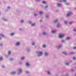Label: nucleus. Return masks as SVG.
I'll return each instance as SVG.
<instances>
[{
	"label": "nucleus",
	"mask_w": 76,
	"mask_h": 76,
	"mask_svg": "<svg viewBox=\"0 0 76 76\" xmlns=\"http://www.w3.org/2000/svg\"><path fill=\"white\" fill-rule=\"evenodd\" d=\"M37 53H38L37 55V57H41V56L42 55V54H43L42 51H37Z\"/></svg>",
	"instance_id": "obj_1"
},
{
	"label": "nucleus",
	"mask_w": 76,
	"mask_h": 76,
	"mask_svg": "<svg viewBox=\"0 0 76 76\" xmlns=\"http://www.w3.org/2000/svg\"><path fill=\"white\" fill-rule=\"evenodd\" d=\"M22 72V69L20 68L19 69L18 71V75H20Z\"/></svg>",
	"instance_id": "obj_2"
},
{
	"label": "nucleus",
	"mask_w": 76,
	"mask_h": 76,
	"mask_svg": "<svg viewBox=\"0 0 76 76\" xmlns=\"http://www.w3.org/2000/svg\"><path fill=\"white\" fill-rule=\"evenodd\" d=\"M72 14H73V13H72V12H69L67 13L66 15L67 17H68V16H70V15H72Z\"/></svg>",
	"instance_id": "obj_3"
},
{
	"label": "nucleus",
	"mask_w": 76,
	"mask_h": 76,
	"mask_svg": "<svg viewBox=\"0 0 76 76\" xmlns=\"http://www.w3.org/2000/svg\"><path fill=\"white\" fill-rule=\"evenodd\" d=\"M64 37V35L63 34H59V37L60 38H63Z\"/></svg>",
	"instance_id": "obj_4"
},
{
	"label": "nucleus",
	"mask_w": 76,
	"mask_h": 76,
	"mask_svg": "<svg viewBox=\"0 0 76 76\" xmlns=\"http://www.w3.org/2000/svg\"><path fill=\"white\" fill-rule=\"evenodd\" d=\"M11 74L12 75H15V74H16V72L15 71L12 72H11Z\"/></svg>",
	"instance_id": "obj_5"
},
{
	"label": "nucleus",
	"mask_w": 76,
	"mask_h": 76,
	"mask_svg": "<svg viewBox=\"0 0 76 76\" xmlns=\"http://www.w3.org/2000/svg\"><path fill=\"white\" fill-rule=\"evenodd\" d=\"M44 55L45 56L47 57V56H48V53L45 52L44 53Z\"/></svg>",
	"instance_id": "obj_6"
},
{
	"label": "nucleus",
	"mask_w": 76,
	"mask_h": 76,
	"mask_svg": "<svg viewBox=\"0 0 76 76\" xmlns=\"http://www.w3.org/2000/svg\"><path fill=\"white\" fill-rule=\"evenodd\" d=\"M57 6L58 7H60V6H62V5H61V4H60L59 3H58L57 4Z\"/></svg>",
	"instance_id": "obj_7"
},
{
	"label": "nucleus",
	"mask_w": 76,
	"mask_h": 76,
	"mask_svg": "<svg viewBox=\"0 0 76 76\" xmlns=\"http://www.w3.org/2000/svg\"><path fill=\"white\" fill-rule=\"evenodd\" d=\"M61 47V45H59L57 47V48L58 49H60V48Z\"/></svg>",
	"instance_id": "obj_8"
},
{
	"label": "nucleus",
	"mask_w": 76,
	"mask_h": 76,
	"mask_svg": "<svg viewBox=\"0 0 76 76\" xmlns=\"http://www.w3.org/2000/svg\"><path fill=\"white\" fill-rule=\"evenodd\" d=\"M0 35L2 37H3V38H4V37H5L4 35V34H0Z\"/></svg>",
	"instance_id": "obj_9"
},
{
	"label": "nucleus",
	"mask_w": 76,
	"mask_h": 76,
	"mask_svg": "<svg viewBox=\"0 0 76 76\" xmlns=\"http://www.w3.org/2000/svg\"><path fill=\"white\" fill-rule=\"evenodd\" d=\"M20 45V43L19 42H17L16 43V46H18Z\"/></svg>",
	"instance_id": "obj_10"
},
{
	"label": "nucleus",
	"mask_w": 76,
	"mask_h": 76,
	"mask_svg": "<svg viewBox=\"0 0 76 76\" xmlns=\"http://www.w3.org/2000/svg\"><path fill=\"white\" fill-rule=\"evenodd\" d=\"M62 53L63 54H64V55H67V53L66 52H63Z\"/></svg>",
	"instance_id": "obj_11"
},
{
	"label": "nucleus",
	"mask_w": 76,
	"mask_h": 76,
	"mask_svg": "<svg viewBox=\"0 0 76 76\" xmlns=\"http://www.w3.org/2000/svg\"><path fill=\"white\" fill-rule=\"evenodd\" d=\"M8 55H10L11 54V51H9L8 52Z\"/></svg>",
	"instance_id": "obj_12"
},
{
	"label": "nucleus",
	"mask_w": 76,
	"mask_h": 76,
	"mask_svg": "<svg viewBox=\"0 0 76 76\" xmlns=\"http://www.w3.org/2000/svg\"><path fill=\"white\" fill-rule=\"evenodd\" d=\"M39 13L40 15H42L43 13L42 11H40L39 12Z\"/></svg>",
	"instance_id": "obj_13"
},
{
	"label": "nucleus",
	"mask_w": 76,
	"mask_h": 76,
	"mask_svg": "<svg viewBox=\"0 0 76 76\" xmlns=\"http://www.w3.org/2000/svg\"><path fill=\"white\" fill-rule=\"evenodd\" d=\"M70 39V37H67L66 38V40H69Z\"/></svg>",
	"instance_id": "obj_14"
},
{
	"label": "nucleus",
	"mask_w": 76,
	"mask_h": 76,
	"mask_svg": "<svg viewBox=\"0 0 76 76\" xmlns=\"http://www.w3.org/2000/svg\"><path fill=\"white\" fill-rule=\"evenodd\" d=\"M75 53L74 52H70L69 54H75Z\"/></svg>",
	"instance_id": "obj_15"
},
{
	"label": "nucleus",
	"mask_w": 76,
	"mask_h": 76,
	"mask_svg": "<svg viewBox=\"0 0 76 76\" xmlns=\"http://www.w3.org/2000/svg\"><path fill=\"white\" fill-rule=\"evenodd\" d=\"M57 22H58V20H56L54 21V23H57Z\"/></svg>",
	"instance_id": "obj_16"
},
{
	"label": "nucleus",
	"mask_w": 76,
	"mask_h": 76,
	"mask_svg": "<svg viewBox=\"0 0 76 76\" xmlns=\"http://www.w3.org/2000/svg\"><path fill=\"white\" fill-rule=\"evenodd\" d=\"M21 59L22 60H24L25 59V57H22L21 58Z\"/></svg>",
	"instance_id": "obj_17"
},
{
	"label": "nucleus",
	"mask_w": 76,
	"mask_h": 76,
	"mask_svg": "<svg viewBox=\"0 0 76 76\" xmlns=\"http://www.w3.org/2000/svg\"><path fill=\"white\" fill-rule=\"evenodd\" d=\"M65 64L66 66H69V63H67V62H66L65 63Z\"/></svg>",
	"instance_id": "obj_18"
},
{
	"label": "nucleus",
	"mask_w": 76,
	"mask_h": 76,
	"mask_svg": "<svg viewBox=\"0 0 76 76\" xmlns=\"http://www.w3.org/2000/svg\"><path fill=\"white\" fill-rule=\"evenodd\" d=\"M26 65L27 66H29V64L28 63H26Z\"/></svg>",
	"instance_id": "obj_19"
},
{
	"label": "nucleus",
	"mask_w": 76,
	"mask_h": 76,
	"mask_svg": "<svg viewBox=\"0 0 76 76\" xmlns=\"http://www.w3.org/2000/svg\"><path fill=\"white\" fill-rule=\"evenodd\" d=\"M64 23L66 25H67V21H64Z\"/></svg>",
	"instance_id": "obj_20"
},
{
	"label": "nucleus",
	"mask_w": 76,
	"mask_h": 76,
	"mask_svg": "<svg viewBox=\"0 0 76 76\" xmlns=\"http://www.w3.org/2000/svg\"><path fill=\"white\" fill-rule=\"evenodd\" d=\"M65 5H66L67 6H68V5L69 4V3H68L67 2H65Z\"/></svg>",
	"instance_id": "obj_21"
},
{
	"label": "nucleus",
	"mask_w": 76,
	"mask_h": 76,
	"mask_svg": "<svg viewBox=\"0 0 76 76\" xmlns=\"http://www.w3.org/2000/svg\"><path fill=\"white\" fill-rule=\"evenodd\" d=\"M35 25V23H33L31 25V26H34Z\"/></svg>",
	"instance_id": "obj_22"
},
{
	"label": "nucleus",
	"mask_w": 76,
	"mask_h": 76,
	"mask_svg": "<svg viewBox=\"0 0 76 76\" xmlns=\"http://www.w3.org/2000/svg\"><path fill=\"white\" fill-rule=\"evenodd\" d=\"M61 1H63V2H66V1H66V0H64L61 1L60 2H61Z\"/></svg>",
	"instance_id": "obj_23"
},
{
	"label": "nucleus",
	"mask_w": 76,
	"mask_h": 76,
	"mask_svg": "<svg viewBox=\"0 0 76 76\" xmlns=\"http://www.w3.org/2000/svg\"><path fill=\"white\" fill-rule=\"evenodd\" d=\"M42 4H46V2H45V1H43L42 2Z\"/></svg>",
	"instance_id": "obj_24"
},
{
	"label": "nucleus",
	"mask_w": 76,
	"mask_h": 76,
	"mask_svg": "<svg viewBox=\"0 0 76 76\" xmlns=\"http://www.w3.org/2000/svg\"><path fill=\"white\" fill-rule=\"evenodd\" d=\"M60 26V24H58L56 26V27L57 28H59V27Z\"/></svg>",
	"instance_id": "obj_25"
},
{
	"label": "nucleus",
	"mask_w": 76,
	"mask_h": 76,
	"mask_svg": "<svg viewBox=\"0 0 76 76\" xmlns=\"http://www.w3.org/2000/svg\"><path fill=\"white\" fill-rule=\"evenodd\" d=\"M42 34H43V35H46V33H45V32H44L42 33Z\"/></svg>",
	"instance_id": "obj_26"
},
{
	"label": "nucleus",
	"mask_w": 76,
	"mask_h": 76,
	"mask_svg": "<svg viewBox=\"0 0 76 76\" xmlns=\"http://www.w3.org/2000/svg\"><path fill=\"white\" fill-rule=\"evenodd\" d=\"M74 69H71V71H74V70H76V67H74Z\"/></svg>",
	"instance_id": "obj_27"
},
{
	"label": "nucleus",
	"mask_w": 76,
	"mask_h": 76,
	"mask_svg": "<svg viewBox=\"0 0 76 76\" xmlns=\"http://www.w3.org/2000/svg\"><path fill=\"white\" fill-rule=\"evenodd\" d=\"M51 33H52L53 34H56V31H52L51 32Z\"/></svg>",
	"instance_id": "obj_28"
},
{
	"label": "nucleus",
	"mask_w": 76,
	"mask_h": 76,
	"mask_svg": "<svg viewBox=\"0 0 76 76\" xmlns=\"http://www.w3.org/2000/svg\"><path fill=\"white\" fill-rule=\"evenodd\" d=\"M3 60V57H0V61H1Z\"/></svg>",
	"instance_id": "obj_29"
},
{
	"label": "nucleus",
	"mask_w": 76,
	"mask_h": 76,
	"mask_svg": "<svg viewBox=\"0 0 76 76\" xmlns=\"http://www.w3.org/2000/svg\"><path fill=\"white\" fill-rule=\"evenodd\" d=\"M11 61H13V60H14V59L13 58H10L9 59Z\"/></svg>",
	"instance_id": "obj_30"
},
{
	"label": "nucleus",
	"mask_w": 76,
	"mask_h": 76,
	"mask_svg": "<svg viewBox=\"0 0 76 76\" xmlns=\"http://www.w3.org/2000/svg\"><path fill=\"white\" fill-rule=\"evenodd\" d=\"M45 17L46 18H49V15H46Z\"/></svg>",
	"instance_id": "obj_31"
},
{
	"label": "nucleus",
	"mask_w": 76,
	"mask_h": 76,
	"mask_svg": "<svg viewBox=\"0 0 76 76\" xmlns=\"http://www.w3.org/2000/svg\"><path fill=\"white\" fill-rule=\"evenodd\" d=\"M47 72L48 75H50V72H49V71H47Z\"/></svg>",
	"instance_id": "obj_32"
},
{
	"label": "nucleus",
	"mask_w": 76,
	"mask_h": 76,
	"mask_svg": "<svg viewBox=\"0 0 76 76\" xmlns=\"http://www.w3.org/2000/svg\"><path fill=\"white\" fill-rule=\"evenodd\" d=\"M61 42H65V40H62L61 41Z\"/></svg>",
	"instance_id": "obj_33"
},
{
	"label": "nucleus",
	"mask_w": 76,
	"mask_h": 76,
	"mask_svg": "<svg viewBox=\"0 0 76 76\" xmlns=\"http://www.w3.org/2000/svg\"><path fill=\"white\" fill-rule=\"evenodd\" d=\"M14 34H15L14 33H12V34H10V35L11 36H13V35Z\"/></svg>",
	"instance_id": "obj_34"
},
{
	"label": "nucleus",
	"mask_w": 76,
	"mask_h": 76,
	"mask_svg": "<svg viewBox=\"0 0 76 76\" xmlns=\"http://www.w3.org/2000/svg\"><path fill=\"white\" fill-rule=\"evenodd\" d=\"M27 52H29V51H30V50H29V49H28L27 50Z\"/></svg>",
	"instance_id": "obj_35"
},
{
	"label": "nucleus",
	"mask_w": 76,
	"mask_h": 76,
	"mask_svg": "<svg viewBox=\"0 0 76 76\" xmlns=\"http://www.w3.org/2000/svg\"><path fill=\"white\" fill-rule=\"evenodd\" d=\"M73 59L74 60H75V59H76V58L75 57H73Z\"/></svg>",
	"instance_id": "obj_36"
},
{
	"label": "nucleus",
	"mask_w": 76,
	"mask_h": 76,
	"mask_svg": "<svg viewBox=\"0 0 76 76\" xmlns=\"http://www.w3.org/2000/svg\"><path fill=\"white\" fill-rule=\"evenodd\" d=\"M48 7V6L47 5H46L45 7V9H47V8Z\"/></svg>",
	"instance_id": "obj_37"
},
{
	"label": "nucleus",
	"mask_w": 76,
	"mask_h": 76,
	"mask_svg": "<svg viewBox=\"0 0 76 76\" xmlns=\"http://www.w3.org/2000/svg\"><path fill=\"white\" fill-rule=\"evenodd\" d=\"M42 47H43V48H45V45H42Z\"/></svg>",
	"instance_id": "obj_38"
},
{
	"label": "nucleus",
	"mask_w": 76,
	"mask_h": 76,
	"mask_svg": "<svg viewBox=\"0 0 76 76\" xmlns=\"http://www.w3.org/2000/svg\"><path fill=\"white\" fill-rule=\"evenodd\" d=\"M2 68H4L5 67V66H4V65H2Z\"/></svg>",
	"instance_id": "obj_39"
},
{
	"label": "nucleus",
	"mask_w": 76,
	"mask_h": 76,
	"mask_svg": "<svg viewBox=\"0 0 76 76\" xmlns=\"http://www.w3.org/2000/svg\"><path fill=\"white\" fill-rule=\"evenodd\" d=\"M10 7H7V9H10Z\"/></svg>",
	"instance_id": "obj_40"
},
{
	"label": "nucleus",
	"mask_w": 76,
	"mask_h": 76,
	"mask_svg": "<svg viewBox=\"0 0 76 76\" xmlns=\"http://www.w3.org/2000/svg\"><path fill=\"white\" fill-rule=\"evenodd\" d=\"M21 23H23V21L22 20H21Z\"/></svg>",
	"instance_id": "obj_41"
},
{
	"label": "nucleus",
	"mask_w": 76,
	"mask_h": 76,
	"mask_svg": "<svg viewBox=\"0 0 76 76\" xmlns=\"http://www.w3.org/2000/svg\"><path fill=\"white\" fill-rule=\"evenodd\" d=\"M72 22H69V24H72Z\"/></svg>",
	"instance_id": "obj_42"
},
{
	"label": "nucleus",
	"mask_w": 76,
	"mask_h": 76,
	"mask_svg": "<svg viewBox=\"0 0 76 76\" xmlns=\"http://www.w3.org/2000/svg\"><path fill=\"white\" fill-rule=\"evenodd\" d=\"M2 45H3V44H2V43L0 44V46H1V47Z\"/></svg>",
	"instance_id": "obj_43"
},
{
	"label": "nucleus",
	"mask_w": 76,
	"mask_h": 76,
	"mask_svg": "<svg viewBox=\"0 0 76 76\" xmlns=\"http://www.w3.org/2000/svg\"><path fill=\"white\" fill-rule=\"evenodd\" d=\"M34 15L35 16H37V15L36 14H34Z\"/></svg>",
	"instance_id": "obj_44"
},
{
	"label": "nucleus",
	"mask_w": 76,
	"mask_h": 76,
	"mask_svg": "<svg viewBox=\"0 0 76 76\" xmlns=\"http://www.w3.org/2000/svg\"><path fill=\"white\" fill-rule=\"evenodd\" d=\"M32 45H35V43H34V42H33L32 43Z\"/></svg>",
	"instance_id": "obj_45"
},
{
	"label": "nucleus",
	"mask_w": 76,
	"mask_h": 76,
	"mask_svg": "<svg viewBox=\"0 0 76 76\" xmlns=\"http://www.w3.org/2000/svg\"><path fill=\"white\" fill-rule=\"evenodd\" d=\"M73 49H74V50H75V49H76V47H74L73 48Z\"/></svg>",
	"instance_id": "obj_46"
},
{
	"label": "nucleus",
	"mask_w": 76,
	"mask_h": 76,
	"mask_svg": "<svg viewBox=\"0 0 76 76\" xmlns=\"http://www.w3.org/2000/svg\"><path fill=\"white\" fill-rule=\"evenodd\" d=\"M36 1H40V0H35Z\"/></svg>",
	"instance_id": "obj_47"
},
{
	"label": "nucleus",
	"mask_w": 76,
	"mask_h": 76,
	"mask_svg": "<svg viewBox=\"0 0 76 76\" xmlns=\"http://www.w3.org/2000/svg\"><path fill=\"white\" fill-rule=\"evenodd\" d=\"M4 21H7V20H6V19H4Z\"/></svg>",
	"instance_id": "obj_48"
},
{
	"label": "nucleus",
	"mask_w": 76,
	"mask_h": 76,
	"mask_svg": "<svg viewBox=\"0 0 76 76\" xmlns=\"http://www.w3.org/2000/svg\"><path fill=\"white\" fill-rule=\"evenodd\" d=\"M74 31H75V32H76V29H73Z\"/></svg>",
	"instance_id": "obj_49"
},
{
	"label": "nucleus",
	"mask_w": 76,
	"mask_h": 76,
	"mask_svg": "<svg viewBox=\"0 0 76 76\" xmlns=\"http://www.w3.org/2000/svg\"><path fill=\"white\" fill-rule=\"evenodd\" d=\"M19 30L20 31H21V30H22V28H19Z\"/></svg>",
	"instance_id": "obj_50"
},
{
	"label": "nucleus",
	"mask_w": 76,
	"mask_h": 76,
	"mask_svg": "<svg viewBox=\"0 0 76 76\" xmlns=\"http://www.w3.org/2000/svg\"><path fill=\"white\" fill-rule=\"evenodd\" d=\"M39 21H40V22H42V20H40Z\"/></svg>",
	"instance_id": "obj_51"
},
{
	"label": "nucleus",
	"mask_w": 76,
	"mask_h": 76,
	"mask_svg": "<svg viewBox=\"0 0 76 76\" xmlns=\"http://www.w3.org/2000/svg\"><path fill=\"white\" fill-rule=\"evenodd\" d=\"M30 23H32V22L31 21H29Z\"/></svg>",
	"instance_id": "obj_52"
},
{
	"label": "nucleus",
	"mask_w": 76,
	"mask_h": 76,
	"mask_svg": "<svg viewBox=\"0 0 76 76\" xmlns=\"http://www.w3.org/2000/svg\"><path fill=\"white\" fill-rule=\"evenodd\" d=\"M26 73H28V71H26Z\"/></svg>",
	"instance_id": "obj_53"
},
{
	"label": "nucleus",
	"mask_w": 76,
	"mask_h": 76,
	"mask_svg": "<svg viewBox=\"0 0 76 76\" xmlns=\"http://www.w3.org/2000/svg\"><path fill=\"white\" fill-rule=\"evenodd\" d=\"M6 57H8V56L6 55Z\"/></svg>",
	"instance_id": "obj_54"
},
{
	"label": "nucleus",
	"mask_w": 76,
	"mask_h": 76,
	"mask_svg": "<svg viewBox=\"0 0 76 76\" xmlns=\"http://www.w3.org/2000/svg\"><path fill=\"white\" fill-rule=\"evenodd\" d=\"M0 39H1V38L0 37Z\"/></svg>",
	"instance_id": "obj_55"
},
{
	"label": "nucleus",
	"mask_w": 76,
	"mask_h": 76,
	"mask_svg": "<svg viewBox=\"0 0 76 76\" xmlns=\"http://www.w3.org/2000/svg\"><path fill=\"white\" fill-rule=\"evenodd\" d=\"M75 10H76V8H75Z\"/></svg>",
	"instance_id": "obj_56"
},
{
	"label": "nucleus",
	"mask_w": 76,
	"mask_h": 76,
	"mask_svg": "<svg viewBox=\"0 0 76 76\" xmlns=\"http://www.w3.org/2000/svg\"><path fill=\"white\" fill-rule=\"evenodd\" d=\"M1 14L0 13V15Z\"/></svg>",
	"instance_id": "obj_57"
},
{
	"label": "nucleus",
	"mask_w": 76,
	"mask_h": 76,
	"mask_svg": "<svg viewBox=\"0 0 76 76\" xmlns=\"http://www.w3.org/2000/svg\"><path fill=\"white\" fill-rule=\"evenodd\" d=\"M75 64H76V63H75Z\"/></svg>",
	"instance_id": "obj_58"
},
{
	"label": "nucleus",
	"mask_w": 76,
	"mask_h": 76,
	"mask_svg": "<svg viewBox=\"0 0 76 76\" xmlns=\"http://www.w3.org/2000/svg\"><path fill=\"white\" fill-rule=\"evenodd\" d=\"M56 11H58V10H56Z\"/></svg>",
	"instance_id": "obj_59"
}]
</instances>
